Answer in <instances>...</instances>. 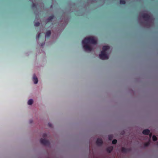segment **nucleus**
Masks as SVG:
<instances>
[{"label":"nucleus","mask_w":158,"mask_h":158,"mask_svg":"<svg viewBox=\"0 0 158 158\" xmlns=\"http://www.w3.org/2000/svg\"><path fill=\"white\" fill-rule=\"evenodd\" d=\"M96 44L97 41L94 37H89L85 38L82 41L83 48L85 51H91L92 48L89 45V44Z\"/></svg>","instance_id":"obj_1"},{"label":"nucleus","mask_w":158,"mask_h":158,"mask_svg":"<svg viewBox=\"0 0 158 158\" xmlns=\"http://www.w3.org/2000/svg\"><path fill=\"white\" fill-rule=\"evenodd\" d=\"M100 58L102 60L108 59L109 58L106 52H104L103 51H102L101 53L99 54Z\"/></svg>","instance_id":"obj_2"},{"label":"nucleus","mask_w":158,"mask_h":158,"mask_svg":"<svg viewBox=\"0 0 158 158\" xmlns=\"http://www.w3.org/2000/svg\"><path fill=\"white\" fill-rule=\"evenodd\" d=\"M40 143L44 145L47 146H49L50 145V143L49 142L45 139L41 138L40 140Z\"/></svg>","instance_id":"obj_3"},{"label":"nucleus","mask_w":158,"mask_h":158,"mask_svg":"<svg viewBox=\"0 0 158 158\" xmlns=\"http://www.w3.org/2000/svg\"><path fill=\"white\" fill-rule=\"evenodd\" d=\"M142 17L146 21H148L150 18V16L147 14L144 13L142 15Z\"/></svg>","instance_id":"obj_4"},{"label":"nucleus","mask_w":158,"mask_h":158,"mask_svg":"<svg viewBox=\"0 0 158 158\" xmlns=\"http://www.w3.org/2000/svg\"><path fill=\"white\" fill-rule=\"evenodd\" d=\"M96 144L99 146L102 145L103 144V141L101 139L98 138L96 141Z\"/></svg>","instance_id":"obj_5"},{"label":"nucleus","mask_w":158,"mask_h":158,"mask_svg":"<svg viewBox=\"0 0 158 158\" xmlns=\"http://www.w3.org/2000/svg\"><path fill=\"white\" fill-rule=\"evenodd\" d=\"M113 146H111L107 148L106 149V150L108 153H110L113 150Z\"/></svg>","instance_id":"obj_6"},{"label":"nucleus","mask_w":158,"mask_h":158,"mask_svg":"<svg viewBox=\"0 0 158 158\" xmlns=\"http://www.w3.org/2000/svg\"><path fill=\"white\" fill-rule=\"evenodd\" d=\"M110 48L108 46H103L102 48V51H103L104 52H106V51L108 50Z\"/></svg>","instance_id":"obj_7"},{"label":"nucleus","mask_w":158,"mask_h":158,"mask_svg":"<svg viewBox=\"0 0 158 158\" xmlns=\"http://www.w3.org/2000/svg\"><path fill=\"white\" fill-rule=\"evenodd\" d=\"M142 132L144 135H148L150 133V131L148 129H145Z\"/></svg>","instance_id":"obj_8"},{"label":"nucleus","mask_w":158,"mask_h":158,"mask_svg":"<svg viewBox=\"0 0 158 158\" xmlns=\"http://www.w3.org/2000/svg\"><path fill=\"white\" fill-rule=\"evenodd\" d=\"M129 151V149L127 148H126L124 147H122L121 148V151L122 152L124 153H126L127 152Z\"/></svg>","instance_id":"obj_9"},{"label":"nucleus","mask_w":158,"mask_h":158,"mask_svg":"<svg viewBox=\"0 0 158 158\" xmlns=\"http://www.w3.org/2000/svg\"><path fill=\"white\" fill-rule=\"evenodd\" d=\"M33 81L35 84L37 83L38 82V79L36 76L34 75L33 77Z\"/></svg>","instance_id":"obj_10"},{"label":"nucleus","mask_w":158,"mask_h":158,"mask_svg":"<svg viewBox=\"0 0 158 158\" xmlns=\"http://www.w3.org/2000/svg\"><path fill=\"white\" fill-rule=\"evenodd\" d=\"M54 18V16L53 15H52L50 16H49L47 20V22H49L50 21H51L52 19Z\"/></svg>","instance_id":"obj_11"},{"label":"nucleus","mask_w":158,"mask_h":158,"mask_svg":"<svg viewBox=\"0 0 158 158\" xmlns=\"http://www.w3.org/2000/svg\"><path fill=\"white\" fill-rule=\"evenodd\" d=\"M51 34V31H48L46 33V36L48 37H49L50 36Z\"/></svg>","instance_id":"obj_12"},{"label":"nucleus","mask_w":158,"mask_h":158,"mask_svg":"<svg viewBox=\"0 0 158 158\" xmlns=\"http://www.w3.org/2000/svg\"><path fill=\"white\" fill-rule=\"evenodd\" d=\"M33 101L32 99H31L28 100V101L27 103L29 105H31L33 103Z\"/></svg>","instance_id":"obj_13"},{"label":"nucleus","mask_w":158,"mask_h":158,"mask_svg":"<svg viewBox=\"0 0 158 158\" xmlns=\"http://www.w3.org/2000/svg\"><path fill=\"white\" fill-rule=\"evenodd\" d=\"M120 3L121 4H125L126 1L125 0H120Z\"/></svg>","instance_id":"obj_14"},{"label":"nucleus","mask_w":158,"mask_h":158,"mask_svg":"<svg viewBox=\"0 0 158 158\" xmlns=\"http://www.w3.org/2000/svg\"><path fill=\"white\" fill-rule=\"evenodd\" d=\"M108 136H109L108 138H109V140H111L113 138V136L112 135H109Z\"/></svg>","instance_id":"obj_15"},{"label":"nucleus","mask_w":158,"mask_h":158,"mask_svg":"<svg viewBox=\"0 0 158 158\" xmlns=\"http://www.w3.org/2000/svg\"><path fill=\"white\" fill-rule=\"evenodd\" d=\"M152 139L154 141H156L157 140V138L155 135H153L152 136Z\"/></svg>","instance_id":"obj_16"},{"label":"nucleus","mask_w":158,"mask_h":158,"mask_svg":"<svg viewBox=\"0 0 158 158\" xmlns=\"http://www.w3.org/2000/svg\"><path fill=\"white\" fill-rule=\"evenodd\" d=\"M117 142V141L116 139H114L112 141V144H115Z\"/></svg>","instance_id":"obj_17"},{"label":"nucleus","mask_w":158,"mask_h":158,"mask_svg":"<svg viewBox=\"0 0 158 158\" xmlns=\"http://www.w3.org/2000/svg\"><path fill=\"white\" fill-rule=\"evenodd\" d=\"M40 25V23L39 22H36L35 23L34 25L36 27H38Z\"/></svg>","instance_id":"obj_18"},{"label":"nucleus","mask_w":158,"mask_h":158,"mask_svg":"<svg viewBox=\"0 0 158 158\" xmlns=\"http://www.w3.org/2000/svg\"><path fill=\"white\" fill-rule=\"evenodd\" d=\"M149 145V142H146L144 143V145L145 147H148Z\"/></svg>","instance_id":"obj_19"},{"label":"nucleus","mask_w":158,"mask_h":158,"mask_svg":"<svg viewBox=\"0 0 158 158\" xmlns=\"http://www.w3.org/2000/svg\"><path fill=\"white\" fill-rule=\"evenodd\" d=\"M47 134L46 133H44L43 134V137L44 138H46L47 137Z\"/></svg>","instance_id":"obj_20"},{"label":"nucleus","mask_w":158,"mask_h":158,"mask_svg":"<svg viewBox=\"0 0 158 158\" xmlns=\"http://www.w3.org/2000/svg\"><path fill=\"white\" fill-rule=\"evenodd\" d=\"M36 6V5L35 3H33L32 4V6L33 7H35Z\"/></svg>","instance_id":"obj_21"},{"label":"nucleus","mask_w":158,"mask_h":158,"mask_svg":"<svg viewBox=\"0 0 158 158\" xmlns=\"http://www.w3.org/2000/svg\"><path fill=\"white\" fill-rule=\"evenodd\" d=\"M40 36V34H39L36 37V39H38L39 38Z\"/></svg>","instance_id":"obj_22"},{"label":"nucleus","mask_w":158,"mask_h":158,"mask_svg":"<svg viewBox=\"0 0 158 158\" xmlns=\"http://www.w3.org/2000/svg\"><path fill=\"white\" fill-rule=\"evenodd\" d=\"M48 126L49 127H52V125L51 123H48Z\"/></svg>","instance_id":"obj_23"},{"label":"nucleus","mask_w":158,"mask_h":158,"mask_svg":"<svg viewBox=\"0 0 158 158\" xmlns=\"http://www.w3.org/2000/svg\"><path fill=\"white\" fill-rule=\"evenodd\" d=\"M149 135H150V137H151L152 135V133H150Z\"/></svg>","instance_id":"obj_24"},{"label":"nucleus","mask_w":158,"mask_h":158,"mask_svg":"<svg viewBox=\"0 0 158 158\" xmlns=\"http://www.w3.org/2000/svg\"><path fill=\"white\" fill-rule=\"evenodd\" d=\"M44 43H42L41 44V46H43V45H44Z\"/></svg>","instance_id":"obj_25"},{"label":"nucleus","mask_w":158,"mask_h":158,"mask_svg":"<svg viewBox=\"0 0 158 158\" xmlns=\"http://www.w3.org/2000/svg\"><path fill=\"white\" fill-rule=\"evenodd\" d=\"M30 123H32V120H30Z\"/></svg>","instance_id":"obj_26"},{"label":"nucleus","mask_w":158,"mask_h":158,"mask_svg":"<svg viewBox=\"0 0 158 158\" xmlns=\"http://www.w3.org/2000/svg\"><path fill=\"white\" fill-rule=\"evenodd\" d=\"M157 144L158 145V141L157 142Z\"/></svg>","instance_id":"obj_27"}]
</instances>
